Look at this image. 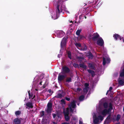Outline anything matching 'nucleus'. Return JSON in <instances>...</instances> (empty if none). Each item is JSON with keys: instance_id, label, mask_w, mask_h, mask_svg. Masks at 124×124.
Masks as SVG:
<instances>
[{"instance_id": "56", "label": "nucleus", "mask_w": 124, "mask_h": 124, "mask_svg": "<svg viewBox=\"0 0 124 124\" xmlns=\"http://www.w3.org/2000/svg\"><path fill=\"white\" fill-rule=\"evenodd\" d=\"M62 124H69V123L67 122H64Z\"/></svg>"}, {"instance_id": "20", "label": "nucleus", "mask_w": 124, "mask_h": 124, "mask_svg": "<svg viewBox=\"0 0 124 124\" xmlns=\"http://www.w3.org/2000/svg\"><path fill=\"white\" fill-rule=\"evenodd\" d=\"M95 4H96V6L98 7L100 6L101 3H100V0H95Z\"/></svg>"}, {"instance_id": "2", "label": "nucleus", "mask_w": 124, "mask_h": 124, "mask_svg": "<svg viewBox=\"0 0 124 124\" xmlns=\"http://www.w3.org/2000/svg\"><path fill=\"white\" fill-rule=\"evenodd\" d=\"M62 74H65L69 73L70 71V70L67 66H65L62 68Z\"/></svg>"}, {"instance_id": "1", "label": "nucleus", "mask_w": 124, "mask_h": 124, "mask_svg": "<svg viewBox=\"0 0 124 124\" xmlns=\"http://www.w3.org/2000/svg\"><path fill=\"white\" fill-rule=\"evenodd\" d=\"M103 119V117L101 115H99L97 116H95L93 119V122L94 124H96L99 122V120L102 121Z\"/></svg>"}, {"instance_id": "51", "label": "nucleus", "mask_w": 124, "mask_h": 124, "mask_svg": "<svg viewBox=\"0 0 124 124\" xmlns=\"http://www.w3.org/2000/svg\"><path fill=\"white\" fill-rule=\"evenodd\" d=\"M79 124H83V122L81 120H79Z\"/></svg>"}, {"instance_id": "11", "label": "nucleus", "mask_w": 124, "mask_h": 124, "mask_svg": "<svg viewBox=\"0 0 124 124\" xmlns=\"http://www.w3.org/2000/svg\"><path fill=\"white\" fill-rule=\"evenodd\" d=\"M111 116V114H110L107 118L105 121H104V124H108L109 121L110 120Z\"/></svg>"}, {"instance_id": "18", "label": "nucleus", "mask_w": 124, "mask_h": 124, "mask_svg": "<svg viewBox=\"0 0 124 124\" xmlns=\"http://www.w3.org/2000/svg\"><path fill=\"white\" fill-rule=\"evenodd\" d=\"M87 71L89 73L91 74L92 77H93L95 75V73L94 71L91 70H87Z\"/></svg>"}, {"instance_id": "46", "label": "nucleus", "mask_w": 124, "mask_h": 124, "mask_svg": "<svg viewBox=\"0 0 124 124\" xmlns=\"http://www.w3.org/2000/svg\"><path fill=\"white\" fill-rule=\"evenodd\" d=\"M75 45L77 47H80L81 46V44L79 43H76L75 44Z\"/></svg>"}, {"instance_id": "64", "label": "nucleus", "mask_w": 124, "mask_h": 124, "mask_svg": "<svg viewBox=\"0 0 124 124\" xmlns=\"http://www.w3.org/2000/svg\"><path fill=\"white\" fill-rule=\"evenodd\" d=\"M43 88H44L45 87V86L44 85H43Z\"/></svg>"}, {"instance_id": "35", "label": "nucleus", "mask_w": 124, "mask_h": 124, "mask_svg": "<svg viewBox=\"0 0 124 124\" xmlns=\"http://www.w3.org/2000/svg\"><path fill=\"white\" fill-rule=\"evenodd\" d=\"M68 57L70 59H71V53L70 52H69L68 53Z\"/></svg>"}, {"instance_id": "22", "label": "nucleus", "mask_w": 124, "mask_h": 124, "mask_svg": "<svg viewBox=\"0 0 124 124\" xmlns=\"http://www.w3.org/2000/svg\"><path fill=\"white\" fill-rule=\"evenodd\" d=\"M88 67L92 70H94V67L93 64L91 63H89L88 65Z\"/></svg>"}, {"instance_id": "31", "label": "nucleus", "mask_w": 124, "mask_h": 124, "mask_svg": "<svg viewBox=\"0 0 124 124\" xmlns=\"http://www.w3.org/2000/svg\"><path fill=\"white\" fill-rule=\"evenodd\" d=\"M21 113V112L20 111H17L15 112V114L17 116L20 115Z\"/></svg>"}, {"instance_id": "36", "label": "nucleus", "mask_w": 124, "mask_h": 124, "mask_svg": "<svg viewBox=\"0 0 124 124\" xmlns=\"http://www.w3.org/2000/svg\"><path fill=\"white\" fill-rule=\"evenodd\" d=\"M106 64V60L105 58L103 57V65H105Z\"/></svg>"}, {"instance_id": "57", "label": "nucleus", "mask_w": 124, "mask_h": 124, "mask_svg": "<svg viewBox=\"0 0 124 124\" xmlns=\"http://www.w3.org/2000/svg\"><path fill=\"white\" fill-rule=\"evenodd\" d=\"M28 93L29 95H30V94H31L30 93V91H28Z\"/></svg>"}, {"instance_id": "5", "label": "nucleus", "mask_w": 124, "mask_h": 124, "mask_svg": "<svg viewBox=\"0 0 124 124\" xmlns=\"http://www.w3.org/2000/svg\"><path fill=\"white\" fill-rule=\"evenodd\" d=\"M97 44L100 46H102L104 44L103 40L101 37L100 38L97 40Z\"/></svg>"}, {"instance_id": "58", "label": "nucleus", "mask_w": 124, "mask_h": 124, "mask_svg": "<svg viewBox=\"0 0 124 124\" xmlns=\"http://www.w3.org/2000/svg\"><path fill=\"white\" fill-rule=\"evenodd\" d=\"M93 2V1H89V4H90L91 3H92V2Z\"/></svg>"}, {"instance_id": "60", "label": "nucleus", "mask_w": 124, "mask_h": 124, "mask_svg": "<svg viewBox=\"0 0 124 124\" xmlns=\"http://www.w3.org/2000/svg\"><path fill=\"white\" fill-rule=\"evenodd\" d=\"M82 16H79V18L80 19H81V18L82 17Z\"/></svg>"}, {"instance_id": "52", "label": "nucleus", "mask_w": 124, "mask_h": 124, "mask_svg": "<svg viewBox=\"0 0 124 124\" xmlns=\"http://www.w3.org/2000/svg\"><path fill=\"white\" fill-rule=\"evenodd\" d=\"M112 89L113 88L112 87H110L109 88V91H111L112 90Z\"/></svg>"}, {"instance_id": "39", "label": "nucleus", "mask_w": 124, "mask_h": 124, "mask_svg": "<svg viewBox=\"0 0 124 124\" xmlns=\"http://www.w3.org/2000/svg\"><path fill=\"white\" fill-rule=\"evenodd\" d=\"M81 32V31L80 30H78L76 32V34L78 35H80Z\"/></svg>"}, {"instance_id": "9", "label": "nucleus", "mask_w": 124, "mask_h": 124, "mask_svg": "<svg viewBox=\"0 0 124 124\" xmlns=\"http://www.w3.org/2000/svg\"><path fill=\"white\" fill-rule=\"evenodd\" d=\"M60 5L58 4L56 7V15H57L59 14L62 12L61 8L60 9Z\"/></svg>"}, {"instance_id": "19", "label": "nucleus", "mask_w": 124, "mask_h": 124, "mask_svg": "<svg viewBox=\"0 0 124 124\" xmlns=\"http://www.w3.org/2000/svg\"><path fill=\"white\" fill-rule=\"evenodd\" d=\"M87 71L89 73L91 74L92 77H93L95 75V73L94 71L91 70H87Z\"/></svg>"}, {"instance_id": "25", "label": "nucleus", "mask_w": 124, "mask_h": 124, "mask_svg": "<svg viewBox=\"0 0 124 124\" xmlns=\"http://www.w3.org/2000/svg\"><path fill=\"white\" fill-rule=\"evenodd\" d=\"M89 88L85 87L83 89L84 94H86L88 91Z\"/></svg>"}, {"instance_id": "45", "label": "nucleus", "mask_w": 124, "mask_h": 124, "mask_svg": "<svg viewBox=\"0 0 124 124\" xmlns=\"http://www.w3.org/2000/svg\"><path fill=\"white\" fill-rule=\"evenodd\" d=\"M120 76L121 77H124V72L122 71L120 74Z\"/></svg>"}, {"instance_id": "62", "label": "nucleus", "mask_w": 124, "mask_h": 124, "mask_svg": "<svg viewBox=\"0 0 124 124\" xmlns=\"http://www.w3.org/2000/svg\"><path fill=\"white\" fill-rule=\"evenodd\" d=\"M42 82H40V84L41 85H42Z\"/></svg>"}, {"instance_id": "48", "label": "nucleus", "mask_w": 124, "mask_h": 124, "mask_svg": "<svg viewBox=\"0 0 124 124\" xmlns=\"http://www.w3.org/2000/svg\"><path fill=\"white\" fill-rule=\"evenodd\" d=\"M71 107H70V111L72 113H73V112L74 111V109H73Z\"/></svg>"}, {"instance_id": "24", "label": "nucleus", "mask_w": 124, "mask_h": 124, "mask_svg": "<svg viewBox=\"0 0 124 124\" xmlns=\"http://www.w3.org/2000/svg\"><path fill=\"white\" fill-rule=\"evenodd\" d=\"M79 65L80 67L82 68L85 70L87 68V66L83 63L80 64Z\"/></svg>"}, {"instance_id": "12", "label": "nucleus", "mask_w": 124, "mask_h": 124, "mask_svg": "<svg viewBox=\"0 0 124 124\" xmlns=\"http://www.w3.org/2000/svg\"><path fill=\"white\" fill-rule=\"evenodd\" d=\"M109 108H108V110L107 109V111L108 113L109 112H110L111 110L113 109V105L111 102L109 103Z\"/></svg>"}, {"instance_id": "42", "label": "nucleus", "mask_w": 124, "mask_h": 124, "mask_svg": "<svg viewBox=\"0 0 124 124\" xmlns=\"http://www.w3.org/2000/svg\"><path fill=\"white\" fill-rule=\"evenodd\" d=\"M73 66L75 68L79 67L78 65L76 63H74L73 64Z\"/></svg>"}, {"instance_id": "14", "label": "nucleus", "mask_w": 124, "mask_h": 124, "mask_svg": "<svg viewBox=\"0 0 124 124\" xmlns=\"http://www.w3.org/2000/svg\"><path fill=\"white\" fill-rule=\"evenodd\" d=\"M41 123L42 124H49V122L46 119L43 118L42 120Z\"/></svg>"}, {"instance_id": "33", "label": "nucleus", "mask_w": 124, "mask_h": 124, "mask_svg": "<svg viewBox=\"0 0 124 124\" xmlns=\"http://www.w3.org/2000/svg\"><path fill=\"white\" fill-rule=\"evenodd\" d=\"M107 109H104L102 112V115H105L107 113Z\"/></svg>"}, {"instance_id": "6", "label": "nucleus", "mask_w": 124, "mask_h": 124, "mask_svg": "<svg viewBox=\"0 0 124 124\" xmlns=\"http://www.w3.org/2000/svg\"><path fill=\"white\" fill-rule=\"evenodd\" d=\"M67 39L66 38H63L61 43V45L62 48L63 47L66 45Z\"/></svg>"}, {"instance_id": "28", "label": "nucleus", "mask_w": 124, "mask_h": 124, "mask_svg": "<svg viewBox=\"0 0 124 124\" xmlns=\"http://www.w3.org/2000/svg\"><path fill=\"white\" fill-rule=\"evenodd\" d=\"M103 106L105 108H107L108 107V104L107 102H105L103 104Z\"/></svg>"}, {"instance_id": "54", "label": "nucleus", "mask_w": 124, "mask_h": 124, "mask_svg": "<svg viewBox=\"0 0 124 124\" xmlns=\"http://www.w3.org/2000/svg\"><path fill=\"white\" fill-rule=\"evenodd\" d=\"M81 90V89L80 88H78L77 89V90L78 91H80Z\"/></svg>"}, {"instance_id": "53", "label": "nucleus", "mask_w": 124, "mask_h": 124, "mask_svg": "<svg viewBox=\"0 0 124 124\" xmlns=\"http://www.w3.org/2000/svg\"><path fill=\"white\" fill-rule=\"evenodd\" d=\"M52 123L53 124H57V122H55L54 121L52 122Z\"/></svg>"}, {"instance_id": "44", "label": "nucleus", "mask_w": 124, "mask_h": 124, "mask_svg": "<svg viewBox=\"0 0 124 124\" xmlns=\"http://www.w3.org/2000/svg\"><path fill=\"white\" fill-rule=\"evenodd\" d=\"M77 58L79 60L81 61V60L83 59H84V58L83 57H81V56H78L77 57Z\"/></svg>"}, {"instance_id": "10", "label": "nucleus", "mask_w": 124, "mask_h": 124, "mask_svg": "<svg viewBox=\"0 0 124 124\" xmlns=\"http://www.w3.org/2000/svg\"><path fill=\"white\" fill-rule=\"evenodd\" d=\"M13 122L15 124H20L21 123V120L20 119L17 118L14 119Z\"/></svg>"}, {"instance_id": "50", "label": "nucleus", "mask_w": 124, "mask_h": 124, "mask_svg": "<svg viewBox=\"0 0 124 124\" xmlns=\"http://www.w3.org/2000/svg\"><path fill=\"white\" fill-rule=\"evenodd\" d=\"M65 99L67 101H69L70 100V98H68V97H65Z\"/></svg>"}, {"instance_id": "34", "label": "nucleus", "mask_w": 124, "mask_h": 124, "mask_svg": "<svg viewBox=\"0 0 124 124\" xmlns=\"http://www.w3.org/2000/svg\"><path fill=\"white\" fill-rule=\"evenodd\" d=\"M44 111H42L40 112V117H41L44 116Z\"/></svg>"}, {"instance_id": "4", "label": "nucleus", "mask_w": 124, "mask_h": 124, "mask_svg": "<svg viewBox=\"0 0 124 124\" xmlns=\"http://www.w3.org/2000/svg\"><path fill=\"white\" fill-rule=\"evenodd\" d=\"M56 34L57 37L61 38L65 34V33L62 31H57Z\"/></svg>"}, {"instance_id": "16", "label": "nucleus", "mask_w": 124, "mask_h": 124, "mask_svg": "<svg viewBox=\"0 0 124 124\" xmlns=\"http://www.w3.org/2000/svg\"><path fill=\"white\" fill-rule=\"evenodd\" d=\"M26 105L29 108H32L33 107L32 103V102H28L26 103Z\"/></svg>"}, {"instance_id": "38", "label": "nucleus", "mask_w": 124, "mask_h": 124, "mask_svg": "<svg viewBox=\"0 0 124 124\" xmlns=\"http://www.w3.org/2000/svg\"><path fill=\"white\" fill-rule=\"evenodd\" d=\"M61 104L62 105H65L66 104L65 102L64 99H62L61 100Z\"/></svg>"}, {"instance_id": "30", "label": "nucleus", "mask_w": 124, "mask_h": 124, "mask_svg": "<svg viewBox=\"0 0 124 124\" xmlns=\"http://www.w3.org/2000/svg\"><path fill=\"white\" fill-rule=\"evenodd\" d=\"M64 117L65 119V120L67 121H68L70 119V117L68 115H65L64 116Z\"/></svg>"}, {"instance_id": "47", "label": "nucleus", "mask_w": 124, "mask_h": 124, "mask_svg": "<svg viewBox=\"0 0 124 124\" xmlns=\"http://www.w3.org/2000/svg\"><path fill=\"white\" fill-rule=\"evenodd\" d=\"M89 85V84L87 83H85V87H86V88H89L88 87Z\"/></svg>"}, {"instance_id": "8", "label": "nucleus", "mask_w": 124, "mask_h": 124, "mask_svg": "<svg viewBox=\"0 0 124 124\" xmlns=\"http://www.w3.org/2000/svg\"><path fill=\"white\" fill-rule=\"evenodd\" d=\"M66 77V75H63L59 74L58 77V80L61 81L63 80Z\"/></svg>"}, {"instance_id": "40", "label": "nucleus", "mask_w": 124, "mask_h": 124, "mask_svg": "<svg viewBox=\"0 0 124 124\" xmlns=\"http://www.w3.org/2000/svg\"><path fill=\"white\" fill-rule=\"evenodd\" d=\"M87 46L85 45V46H84L82 47L81 48L82 50H83V51H84V50H86V49H87Z\"/></svg>"}, {"instance_id": "37", "label": "nucleus", "mask_w": 124, "mask_h": 124, "mask_svg": "<svg viewBox=\"0 0 124 124\" xmlns=\"http://www.w3.org/2000/svg\"><path fill=\"white\" fill-rule=\"evenodd\" d=\"M51 16L52 19L54 20H55L57 18H56V16L54 14H52V15H51Z\"/></svg>"}, {"instance_id": "13", "label": "nucleus", "mask_w": 124, "mask_h": 124, "mask_svg": "<svg viewBox=\"0 0 124 124\" xmlns=\"http://www.w3.org/2000/svg\"><path fill=\"white\" fill-rule=\"evenodd\" d=\"M71 105L70 107L72 108H74L76 107V102L75 101L73 100L71 102Z\"/></svg>"}, {"instance_id": "26", "label": "nucleus", "mask_w": 124, "mask_h": 124, "mask_svg": "<svg viewBox=\"0 0 124 124\" xmlns=\"http://www.w3.org/2000/svg\"><path fill=\"white\" fill-rule=\"evenodd\" d=\"M84 96L83 95H82L79 97L78 99L80 101H82L84 100Z\"/></svg>"}, {"instance_id": "49", "label": "nucleus", "mask_w": 124, "mask_h": 124, "mask_svg": "<svg viewBox=\"0 0 124 124\" xmlns=\"http://www.w3.org/2000/svg\"><path fill=\"white\" fill-rule=\"evenodd\" d=\"M52 115L53 116V118L54 119L55 118L56 116V115L54 113L52 114Z\"/></svg>"}, {"instance_id": "32", "label": "nucleus", "mask_w": 124, "mask_h": 124, "mask_svg": "<svg viewBox=\"0 0 124 124\" xmlns=\"http://www.w3.org/2000/svg\"><path fill=\"white\" fill-rule=\"evenodd\" d=\"M121 118V116L120 115L117 114L116 116V120L117 122L119 121V120Z\"/></svg>"}, {"instance_id": "41", "label": "nucleus", "mask_w": 124, "mask_h": 124, "mask_svg": "<svg viewBox=\"0 0 124 124\" xmlns=\"http://www.w3.org/2000/svg\"><path fill=\"white\" fill-rule=\"evenodd\" d=\"M119 83L120 85H123L124 83V81L122 80H120L119 81Z\"/></svg>"}, {"instance_id": "27", "label": "nucleus", "mask_w": 124, "mask_h": 124, "mask_svg": "<svg viewBox=\"0 0 124 124\" xmlns=\"http://www.w3.org/2000/svg\"><path fill=\"white\" fill-rule=\"evenodd\" d=\"M62 94L60 93H58L55 96V98H62Z\"/></svg>"}, {"instance_id": "3", "label": "nucleus", "mask_w": 124, "mask_h": 124, "mask_svg": "<svg viewBox=\"0 0 124 124\" xmlns=\"http://www.w3.org/2000/svg\"><path fill=\"white\" fill-rule=\"evenodd\" d=\"M52 104L50 102H48L47 104V108L46 111L47 113H50L51 112V109L52 107Z\"/></svg>"}, {"instance_id": "17", "label": "nucleus", "mask_w": 124, "mask_h": 124, "mask_svg": "<svg viewBox=\"0 0 124 124\" xmlns=\"http://www.w3.org/2000/svg\"><path fill=\"white\" fill-rule=\"evenodd\" d=\"M87 56L89 59H92L93 57V55L91 52L87 53Z\"/></svg>"}, {"instance_id": "43", "label": "nucleus", "mask_w": 124, "mask_h": 124, "mask_svg": "<svg viewBox=\"0 0 124 124\" xmlns=\"http://www.w3.org/2000/svg\"><path fill=\"white\" fill-rule=\"evenodd\" d=\"M33 96V94L32 93H31L30 94V95H29V99H30L31 98H32V99H33L34 98V97L32 98V97Z\"/></svg>"}, {"instance_id": "55", "label": "nucleus", "mask_w": 124, "mask_h": 124, "mask_svg": "<svg viewBox=\"0 0 124 124\" xmlns=\"http://www.w3.org/2000/svg\"><path fill=\"white\" fill-rule=\"evenodd\" d=\"M48 92L49 93H50L52 92V90L51 89H49L48 91Z\"/></svg>"}, {"instance_id": "21", "label": "nucleus", "mask_w": 124, "mask_h": 124, "mask_svg": "<svg viewBox=\"0 0 124 124\" xmlns=\"http://www.w3.org/2000/svg\"><path fill=\"white\" fill-rule=\"evenodd\" d=\"M63 113L64 116L65 115H68L69 114V111L68 108H67L66 110L65 111V110L63 111Z\"/></svg>"}, {"instance_id": "7", "label": "nucleus", "mask_w": 124, "mask_h": 124, "mask_svg": "<svg viewBox=\"0 0 124 124\" xmlns=\"http://www.w3.org/2000/svg\"><path fill=\"white\" fill-rule=\"evenodd\" d=\"M99 37V35L98 33H94L93 34V37L92 38V39L94 41H96L98 40V38Z\"/></svg>"}, {"instance_id": "15", "label": "nucleus", "mask_w": 124, "mask_h": 124, "mask_svg": "<svg viewBox=\"0 0 124 124\" xmlns=\"http://www.w3.org/2000/svg\"><path fill=\"white\" fill-rule=\"evenodd\" d=\"M114 38L116 40H117L118 39L121 40V38L120 35L117 34H115L113 36Z\"/></svg>"}, {"instance_id": "61", "label": "nucleus", "mask_w": 124, "mask_h": 124, "mask_svg": "<svg viewBox=\"0 0 124 124\" xmlns=\"http://www.w3.org/2000/svg\"><path fill=\"white\" fill-rule=\"evenodd\" d=\"M107 61L109 62L110 60L109 59H107Z\"/></svg>"}, {"instance_id": "29", "label": "nucleus", "mask_w": 124, "mask_h": 124, "mask_svg": "<svg viewBox=\"0 0 124 124\" xmlns=\"http://www.w3.org/2000/svg\"><path fill=\"white\" fill-rule=\"evenodd\" d=\"M72 81V79L70 77H67V78L66 80V82L68 83Z\"/></svg>"}, {"instance_id": "63", "label": "nucleus", "mask_w": 124, "mask_h": 124, "mask_svg": "<svg viewBox=\"0 0 124 124\" xmlns=\"http://www.w3.org/2000/svg\"><path fill=\"white\" fill-rule=\"evenodd\" d=\"M73 120H76V118L75 117H74L73 118Z\"/></svg>"}, {"instance_id": "59", "label": "nucleus", "mask_w": 124, "mask_h": 124, "mask_svg": "<svg viewBox=\"0 0 124 124\" xmlns=\"http://www.w3.org/2000/svg\"><path fill=\"white\" fill-rule=\"evenodd\" d=\"M109 91V90H108L107 91V93H106V95H107L108 94V92Z\"/></svg>"}, {"instance_id": "23", "label": "nucleus", "mask_w": 124, "mask_h": 124, "mask_svg": "<svg viewBox=\"0 0 124 124\" xmlns=\"http://www.w3.org/2000/svg\"><path fill=\"white\" fill-rule=\"evenodd\" d=\"M60 8L62 11L63 10L66 11L67 9L65 6L64 5H61Z\"/></svg>"}]
</instances>
